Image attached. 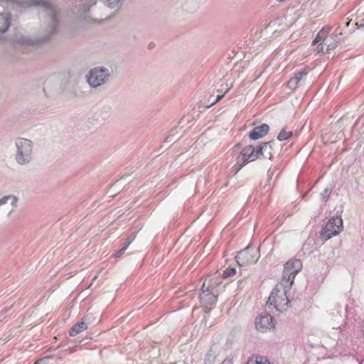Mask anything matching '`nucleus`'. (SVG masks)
Wrapping results in <instances>:
<instances>
[{
  "mask_svg": "<svg viewBox=\"0 0 364 364\" xmlns=\"http://www.w3.org/2000/svg\"><path fill=\"white\" fill-rule=\"evenodd\" d=\"M28 6L40 7L41 10L40 14L43 16L48 18L49 26L50 28V31L45 35L39 36L35 40L31 41V39L24 38L23 43L26 44V46L48 43L56 32L59 25V21L57 18L56 8L51 5L50 2L45 1L43 0H31L28 4Z\"/></svg>",
  "mask_w": 364,
  "mask_h": 364,
  "instance_id": "f257e3e1",
  "label": "nucleus"
},
{
  "mask_svg": "<svg viewBox=\"0 0 364 364\" xmlns=\"http://www.w3.org/2000/svg\"><path fill=\"white\" fill-rule=\"evenodd\" d=\"M14 159L20 166L28 164L33 159V143L31 140L18 137L14 141Z\"/></svg>",
  "mask_w": 364,
  "mask_h": 364,
  "instance_id": "f03ea898",
  "label": "nucleus"
},
{
  "mask_svg": "<svg viewBox=\"0 0 364 364\" xmlns=\"http://www.w3.org/2000/svg\"><path fill=\"white\" fill-rule=\"evenodd\" d=\"M291 287H286L282 282L277 284L268 299L267 306H274L279 311H283L289 307V298L287 295Z\"/></svg>",
  "mask_w": 364,
  "mask_h": 364,
  "instance_id": "7ed1b4c3",
  "label": "nucleus"
},
{
  "mask_svg": "<svg viewBox=\"0 0 364 364\" xmlns=\"http://www.w3.org/2000/svg\"><path fill=\"white\" fill-rule=\"evenodd\" d=\"M112 71L105 66L91 68L85 75V81L92 89H97L107 84L111 78Z\"/></svg>",
  "mask_w": 364,
  "mask_h": 364,
  "instance_id": "20e7f679",
  "label": "nucleus"
},
{
  "mask_svg": "<svg viewBox=\"0 0 364 364\" xmlns=\"http://www.w3.org/2000/svg\"><path fill=\"white\" fill-rule=\"evenodd\" d=\"M302 262L300 259H294L287 262L284 268L282 284L286 287H291L294 284L296 275L301 270Z\"/></svg>",
  "mask_w": 364,
  "mask_h": 364,
  "instance_id": "39448f33",
  "label": "nucleus"
},
{
  "mask_svg": "<svg viewBox=\"0 0 364 364\" xmlns=\"http://www.w3.org/2000/svg\"><path fill=\"white\" fill-rule=\"evenodd\" d=\"M343 220L341 218H332L326 223L321 232V237L324 240H328L333 236L337 235L343 230Z\"/></svg>",
  "mask_w": 364,
  "mask_h": 364,
  "instance_id": "423d86ee",
  "label": "nucleus"
},
{
  "mask_svg": "<svg viewBox=\"0 0 364 364\" xmlns=\"http://www.w3.org/2000/svg\"><path fill=\"white\" fill-rule=\"evenodd\" d=\"M235 259L240 266L255 264L259 259L258 250L253 247H247L239 252Z\"/></svg>",
  "mask_w": 364,
  "mask_h": 364,
  "instance_id": "0eeeda50",
  "label": "nucleus"
},
{
  "mask_svg": "<svg viewBox=\"0 0 364 364\" xmlns=\"http://www.w3.org/2000/svg\"><path fill=\"white\" fill-rule=\"evenodd\" d=\"M15 48L18 58L22 60L38 58L46 53L44 47H15Z\"/></svg>",
  "mask_w": 364,
  "mask_h": 364,
  "instance_id": "6e6552de",
  "label": "nucleus"
},
{
  "mask_svg": "<svg viewBox=\"0 0 364 364\" xmlns=\"http://www.w3.org/2000/svg\"><path fill=\"white\" fill-rule=\"evenodd\" d=\"M17 202L18 198L13 195L4 196L0 199V211L7 213V215H10L16 209Z\"/></svg>",
  "mask_w": 364,
  "mask_h": 364,
  "instance_id": "1a4fd4ad",
  "label": "nucleus"
},
{
  "mask_svg": "<svg viewBox=\"0 0 364 364\" xmlns=\"http://www.w3.org/2000/svg\"><path fill=\"white\" fill-rule=\"evenodd\" d=\"M60 90V83L57 79L48 78L43 85V92L47 97L53 98L58 95Z\"/></svg>",
  "mask_w": 364,
  "mask_h": 364,
  "instance_id": "9d476101",
  "label": "nucleus"
},
{
  "mask_svg": "<svg viewBox=\"0 0 364 364\" xmlns=\"http://www.w3.org/2000/svg\"><path fill=\"white\" fill-rule=\"evenodd\" d=\"M274 326L272 317L269 314H261L255 318V327L259 331L264 332Z\"/></svg>",
  "mask_w": 364,
  "mask_h": 364,
  "instance_id": "9b49d317",
  "label": "nucleus"
},
{
  "mask_svg": "<svg viewBox=\"0 0 364 364\" xmlns=\"http://www.w3.org/2000/svg\"><path fill=\"white\" fill-rule=\"evenodd\" d=\"M199 297L202 305L205 308V311L210 310L217 301V296L213 294V289L210 290V289L203 290Z\"/></svg>",
  "mask_w": 364,
  "mask_h": 364,
  "instance_id": "f8f14e48",
  "label": "nucleus"
},
{
  "mask_svg": "<svg viewBox=\"0 0 364 364\" xmlns=\"http://www.w3.org/2000/svg\"><path fill=\"white\" fill-rule=\"evenodd\" d=\"M241 155L242 156V164L239 166L237 168L236 172L239 171L241 168L246 164L247 163L253 161L258 159V154H257V149L252 146H247L242 149L241 151Z\"/></svg>",
  "mask_w": 364,
  "mask_h": 364,
  "instance_id": "ddd939ff",
  "label": "nucleus"
},
{
  "mask_svg": "<svg viewBox=\"0 0 364 364\" xmlns=\"http://www.w3.org/2000/svg\"><path fill=\"white\" fill-rule=\"evenodd\" d=\"M331 30V26L327 25L324 26L316 36V38L312 41L311 46H315V44L318 43H319L318 46H322L323 44L331 46V41L328 39V35Z\"/></svg>",
  "mask_w": 364,
  "mask_h": 364,
  "instance_id": "4468645a",
  "label": "nucleus"
},
{
  "mask_svg": "<svg viewBox=\"0 0 364 364\" xmlns=\"http://www.w3.org/2000/svg\"><path fill=\"white\" fill-rule=\"evenodd\" d=\"M269 129L267 124H262L260 126L255 127L249 134V137L252 140H257L264 136Z\"/></svg>",
  "mask_w": 364,
  "mask_h": 364,
  "instance_id": "2eb2a0df",
  "label": "nucleus"
},
{
  "mask_svg": "<svg viewBox=\"0 0 364 364\" xmlns=\"http://www.w3.org/2000/svg\"><path fill=\"white\" fill-rule=\"evenodd\" d=\"M272 148L270 142H265L262 144L261 146L257 149L258 159H271V157L272 156Z\"/></svg>",
  "mask_w": 364,
  "mask_h": 364,
  "instance_id": "dca6fc26",
  "label": "nucleus"
},
{
  "mask_svg": "<svg viewBox=\"0 0 364 364\" xmlns=\"http://www.w3.org/2000/svg\"><path fill=\"white\" fill-rule=\"evenodd\" d=\"M11 17L8 13H0V34L5 33L11 26Z\"/></svg>",
  "mask_w": 364,
  "mask_h": 364,
  "instance_id": "f3484780",
  "label": "nucleus"
},
{
  "mask_svg": "<svg viewBox=\"0 0 364 364\" xmlns=\"http://www.w3.org/2000/svg\"><path fill=\"white\" fill-rule=\"evenodd\" d=\"M200 0H186L183 5V9L188 13H195L200 8Z\"/></svg>",
  "mask_w": 364,
  "mask_h": 364,
  "instance_id": "a211bd4d",
  "label": "nucleus"
},
{
  "mask_svg": "<svg viewBox=\"0 0 364 364\" xmlns=\"http://www.w3.org/2000/svg\"><path fill=\"white\" fill-rule=\"evenodd\" d=\"M87 320V316L82 318V321L81 322L77 323L75 324L71 329L70 330L69 334L70 336H75L77 333H80L83 330L87 329V324L86 321Z\"/></svg>",
  "mask_w": 364,
  "mask_h": 364,
  "instance_id": "6ab92c4d",
  "label": "nucleus"
},
{
  "mask_svg": "<svg viewBox=\"0 0 364 364\" xmlns=\"http://www.w3.org/2000/svg\"><path fill=\"white\" fill-rule=\"evenodd\" d=\"M217 357V349L212 346L206 353L204 359L205 364H213Z\"/></svg>",
  "mask_w": 364,
  "mask_h": 364,
  "instance_id": "aec40b11",
  "label": "nucleus"
},
{
  "mask_svg": "<svg viewBox=\"0 0 364 364\" xmlns=\"http://www.w3.org/2000/svg\"><path fill=\"white\" fill-rule=\"evenodd\" d=\"M293 134L292 132H287L286 129H282L277 136L279 141H284L290 138Z\"/></svg>",
  "mask_w": 364,
  "mask_h": 364,
  "instance_id": "412c9836",
  "label": "nucleus"
},
{
  "mask_svg": "<svg viewBox=\"0 0 364 364\" xmlns=\"http://www.w3.org/2000/svg\"><path fill=\"white\" fill-rule=\"evenodd\" d=\"M355 29L360 30L364 32V18L360 21L355 22L352 28H350V31H354Z\"/></svg>",
  "mask_w": 364,
  "mask_h": 364,
  "instance_id": "4be33fe9",
  "label": "nucleus"
},
{
  "mask_svg": "<svg viewBox=\"0 0 364 364\" xmlns=\"http://www.w3.org/2000/svg\"><path fill=\"white\" fill-rule=\"evenodd\" d=\"M132 241V240L128 241L127 242H125L124 244V246L119 250H118L115 254L113 255V257H114L115 258L120 257L125 252V251L127 250V249L131 244Z\"/></svg>",
  "mask_w": 364,
  "mask_h": 364,
  "instance_id": "5701e85b",
  "label": "nucleus"
},
{
  "mask_svg": "<svg viewBox=\"0 0 364 364\" xmlns=\"http://www.w3.org/2000/svg\"><path fill=\"white\" fill-rule=\"evenodd\" d=\"M110 8L118 7L121 4V0H102Z\"/></svg>",
  "mask_w": 364,
  "mask_h": 364,
  "instance_id": "b1692460",
  "label": "nucleus"
},
{
  "mask_svg": "<svg viewBox=\"0 0 364 364\" xmlns=\"http://www.w3.org/2000/svg\"><path fill=\"white\" fill-rule=\"evenodd\" d=\"M307 71L304 68L301 71L297 72L294 74L293 78L296 80L297 82H299L300 80L307 75Z\"/></svg>",
  "mask_w": 364,
  "mask_h": 364,
  "instance_id": "393cba45",
  "label": "nucleus"
},
{
  "mask_svg": "<svg viewBox=\"0 0 364 364\" xmlns=\"http://www.w3.org/2000/svg\"><path fill=\"white\" fill-rule=\"evenodd\" d=\"M247 364H272L269 361L262 357H257L256 360L249 361Z\"/></svg>",
  "mask_w": 364,
  "mask_h": 364,
  "instance_id": "a878e982",
  "label": "nucleus"
},
{
  "mask_svg": "<svg viewBox=\"0 0 364 364\" xmlns=\"http://www.w3.org/2000/svg\"><path fill=\"white\" fill-rule=\"evenodd\" d=\"M236 273L235 268L233 267H228L226 270L223 272V277L227 278L229 277H232L235 275Z\"/></svg>",
  "mask_w": 364,
  "mask_h": 364,
  "instance_id": "bb28decb",
  "label": "nucleus"
},
{
  "mask_svg": "<svg viewBox=\"0 0 364 364\" xmlns=\"http://www.w3.org/2000/svg\"><path fill=\"white\" fill-rule=\"evenodd\" d=\"M334 47H321L320 48L318 47L315 51H316V54L318 53H329L331 50H333Z\"/></svg>",
  "mask_w": 364,
  "mask_h": 364,
  "instance_id": "cd10ccee",
  "label": "nucleus"
},
{
  "mask_svg": "<svg viewBox=\"0 0 364 364\" xmlns=\"http://www.w3.org/2000/svg\"><path fill=\"white\" fill-rule=\"evenodd\" d=\"M299 82H296L293 77H291L288 82V87L291 90H295L298 87Z\"/></svg>",
  "mask_w": 364,
  "mask_h": 364,
  "instance_id": "c85d7f7f",
  "label": "nucleus"
},
{
  "mask_svg": "<svg viewBox=\"0 0 364 364\" xmlns=\"http://www.w3.org/2000/svg\"><path fill=\"white\" fill-rule=\"evenodd\" d=\"M331 193V191L328 188H326L323 192L321 193V198L323 200L326 201L327 199L329 198L330 195Z\"/></svg>",
  "mask_w": 364,
  "mask_h": 364,
  "instance_id": "c756f323",
  "label": "nucleus"
},
{
  "mask_svg": "<svg viewBox=\"0 0 364 364\" xmlns=\"http://www.w3.org/2000/svg\"><path fill=\"white\" fill-rule=\"evenodd\" d=\"M230 89V87L228 88L223 94L218 95L216 97L215 100H213V101L211 102V105H214V104H215V103H216L217 102H218L220 99H222V98L224 97V95L228 92V91Z\"/></svg>",
  "mask_w": 364,
  "mask_h": 364,
  "instance_id": "7c9ffc66",
  "label": "nucleus"
},
{
  "mask_svg": "<svg viewBox=\"0 0 364 364\" xmlns=\"http://www.w3.org/2000/svg\"><path fill=\"white\" fill-rule=\"evenodd\" d=\"M47 360V358H43L40 360H38L34 364H46Z\"/></svg>",
  "mask_w": 364,
  "mask_h": 364,
  "instance_id": "2f4dec72",
  "label": "nucleus"
},
{
  "mask_svg": "<svg viewBox=\"0 0 364 364\" xmlns=\"http://www.w3.org/2000/svg\"><path fill=\"white\" fill-rule=\"evenodd\" d=\"M5 314H6V311H0V322H1L2 321H4L5 319V318H6Z\"/></svg>",
  "mask_w": 364,
  "mask_h": 364,
  "instance_id": "473e14b6",
  "label": "nucleus"
},
{
  "mask_svg": "<svg viewBox=\"0 0 364 364\" xmlns=\"http://www.w3.org/2000/svg\"><path fill=\"white\" fill-rule=\"evenodd\" d=\"M90 5H87L85 4H82V9H83V11L84 12H86L87 11L90 10Z\"/></svg>",
  "mask_w": 364,
  "mask_h": 364,
  "instance_id": "72a5a7b5",
  "label": "nucleus"
},
{
  "mask_svg": "<svg viewBox=\"0 0 364 364\" xmlns=\"http://www.w3.org/2000/svg\"><path fill=\"white\" fill-rule=\"evenodd\" d=\"M221 364H232V361L230 358H225Z\"/></svg>",
  "mask_w": 364,
  "mask_h": 364,
  "instance_id": "f704fd0d",
  "label": "nucleus"
},
{
  "mask_svg": "<svg viewBox=\"0 0 364 364\" xmlns=\"http://www.w3.org/2000/svg\"><path fill=\"white\" fill-rule=\"evenodd\" d=\"M205 283H206V281L203 283V285L202 287V291L207 290V289H209V287H205Z\"/></svg>",
  "mask_w": 364,
  "mask_h": 364,
  "instance_id": "c9c22d12",
  "label": "nucleus"
},
{
  "mask_svg": "<svg viewBox=\"0 0 364 364\" xmlns=\"http://www.w3.org/2000/svg\"><path fill=\"white\" fill-rule=\"evenodd\" d=\"M172 141H173V139H170V137H167L166 139V142H171Z\"/></svg>",
  "mask_w": 364,
  "mask_h": 364,
  "instance_id": "e433bc0d",
  "label": "nucleus"
},
{
  "mask_svg": "<svg viewBox=\"0 0 364 364\" xmlns=\"http://www.w3.org/2000/svg\"><path fill=\"white\" fill-rule=\"evenodd\" d=\"M350 23H351V20H350L349 21H348V22L346 23V26H347V27H349V26H350Z\"/></svg>",
  "mask_w": 364,
  "mask_h": 364,
  "instance_id": "4c0bfd02",
  "label": "nucleus"
},
{
  "mask_svg": "<svg viewBox=\"0 0 364 364\" xmlns=\"http://www.w3.org/2000/svg\"><path fill=\"white\" fill-rule=\"evenodd\" d=\"M272 23H273L274 25H275V23L270 22V23L267 25V26H272Z\"/></svg>",
  "mask_w": 364,
  "mask_h": 364,
  "instance_id": "58836bf2",
  "label": "nucleus"
},
{
  "mask_svg": "<svg viewBox=\"0 0 364 364\" xmlns=\"http://www.w3.org/2000/svg\"><path fill=\"white\" fill-rule=\"evenodd\" d=\"M217 284L216 282L213 283V284H211V287H211V289H213V286H214L215 284Z\"/></svg>",
  "mask_w": 364,
  "mask_h": 364,
  "instance_id": "ea45409f",
  "label": "nucleus"
},
{
  "mask_svg": "<svg viewBox=\"0 0 364 364\" xmlns=\"http://www.w3.org/2000/svg\"><path fill=\"white\" fill-rule=\"evenodd\" d=\"M277 1L279 2H282V1H284L285 0H277Z\"/></svg>",
  "mask_w": 364,
  "mask_h": 364,
  "instance_id": "a19ab883",
  "label": "nucleus"
}]
</instances>
